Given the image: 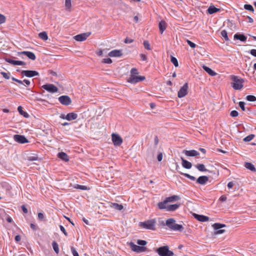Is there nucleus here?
<instances>
[{
    "instance_id": "f257e3e1",
    "label": "nucleus",
    "mask_w": 256,
    "mask_h": 256,
    "mask_svg": "<svg viewBox=\"0 0 256 256\" xmlns=\"http://www.w3.org/2000/svg\"><path fill=\"white\" fill-rule=\"evenodd\" d=\"M166 225L168 228L174 231L182 232L184 229L182 225L176 224L174 218L168 219L166 220Z\"/></svg>"
},
{
    "instance_id": "f03ea898",
    "label": "nucleus",
    "mask_w": 256,
    "mask_h": 256,
    "mask_svg": "<svg viewBox=\"0 0 256 256\" xmlns=\"http://www.w3.org/2000/svg\"><path fill=\"white\" fill-rule=\"evenodd\" d=\"M232 87L236 90H240L243 87L244 80L242 78H240L238 76H232Z\"/></svg>"
},
{
    "instance_id": "7ed1b4c3",
    "label": "nucleus",
    "mask_w": 256,
    "mask_h": 256,
    "mask_svg": "<svg viewBox=\"0 0 256 256\" xmlns=\"http://www.w3.org/2000/svg\"><path fill=\"white\" fill-rule=\"evenodd\" d=\"M156 220L155 219H152L144 222H141L140 226L144 228L154 230L156 227Z\"/></svg>"
},
{
    "instance_id": "20e7f679",
    "label": "nucleus",
    "mask_w": 256,
    "mask_h": 256,
    "mask_svg": "<svg viewBox=\"0 0 256 256\" xmlns=\"http://www.w3.org/2000/svg\"><path fill=\"white\" fill-rule=\"evenodd\" d=\"M160 256H172L174 252L168 249V246H163L159 248L156 250Z\"/></svg>"
},
{
    "instance_id": "39448f33",
    "label": "nucleus",
    "mask_w": 256,
    "mask_h": 256,
    "mask_svg": "<svg viewBox=\"0 0 256 256\" xmlns=\"http://www.w3.org/2000/svg\"><path fill=\"white\" fill-rule=\"evenodd\" d=\"M128 244L130 246V248L133 252L137 253L145 252L147 249L146 247L138 246L132 242L128 243Z\"/></svg>"
},
{
    "instance_id": "423d86ee",
    "label": "nucleus",
    "mask_w": 256,
    "mask_h": 256,
    "mask_svg": "<svg viewBox=\"0 0 256 256\" xmlns=\"http://www.w3.org/2000/svg\"><path fill=\"white\" fill-rule=\"evenodd\" d=\"M212 226L215 230L214 234H222L225 232L224 230H220L221 228L226 226L225 224L220 223H215L212 225Z\"/></svg>"
},
{
    "instance_id": "0eeeda50",
    "label": "nucleus",
    "mask_w": 256,
    "mask_h": 256,
    "mask_svg": "<svg viewBox=\"0 0 256 256\" xmlns=\"http://www.w3.org/2000/svg\"><path fill=\"white\" fill-rule=\"evenodd\" d=\"M42 88L46 91L51 93H56L58 92V88L53 84H46L42 86Z\"/></svg>"
},
{
    "instance_id": "6e6552de",
    "label": "nucleus",
    "mask_w": 256,
    "mask_h": 256,
    "mask_svg": "<svg viewBox=\"0 0 256 256\" xmlns=\"http://www.w3.org/2000/svg\"><path fill=\"white\" fill-rule=\"evenodd\" d=\"M21 75L28 78H32L39 76V73L36 70H24L22 71Z\"/></svg>"
},
{
    "instance_id": "1a4fd4ad",
    "label": "nucleus",
    "mask_w": 256,
    "mask_h": 256,
    "mask_svg": "<svg viewBox=\"0 0 256 256\" xmlns=\"http://www.w3.org/2000/svg\"><path fill=\"white\" fill-rule=\"evenodd\" d=\"M188 84L185 83L178 92V96L179 98H182L188 94Z\"/></svg>"
},
{
    "instance_id": "9d476101",
    "label": "nucleus",
    "mask_w": 256,
    "mask_h": 256,
    "mask_svg": "<svg viewBox=\"0 0 256 256\" xmlns=\"http://www.w3.org/2000/svg\"><path fill=\"white\" fill-rule=\"evenodd\" d=\"M144 79L145 77L144 76H130L128 81L131 84H136L144 80Z\"/></svg>"
},
{
    "instance_id": "9b49d317",
    "label": "nucleus",
    "mask_w": 256,
    "mask_h": 256,
    "mask_svg": "<svg viewBox=\"0 0 256 256\" xmlns=\"http://www.w3.org/2000/svg\"><path fill=\"white\" fill-rule=\"evenodd\" d=\"M112 138L114 146H120L122 142V138L118 134H112Z\"/></svg>"
},
{
    "instance_id": "f8f14e48",
    "label": "nucleus",
    "mask_w": 256,
    "mask_h": 256,
    "mask_svg": "<svg viewBox=\"0 0 256 256\" xmlns=\"http://www.w3.org/2000/svg\"><path fill=\"white\" fill-rule=\"evenodd\" d=\"M14 140L16 142L22 144L28 143V142L27 138L22 135L15 134L14 136Z\"/></svg>"
},
{
    "instance_id": "ddd939ff",
    "label": "nucleus",
    "mask_w": 256,
    "mask_h": 256,
    "mask_svg": "<svg viewBox=\"0 0 256 256\" xmlns=\"http://www.w3.org/2000/svg\"><path fill=\"white\" fill-rule=\"evenodd\" d=\"M90 32L82 33L74 36V38L78 42H82L85 40L90 35Z\"/></svg>"
},
{
    "instance_id": "4468645a",
    "label": "nucleus",
    "mask_w": 256,
    "mask_h": 256,
    "mask_svg": "<svg viewBox=\"0 0 256 256\" xmlns=\"http://www.w3.org/2000/svg\"><path fill=\"white\" fill-rule=\"evenodd\" d=\"M59 102L63 105L68 106L72 102L70 98L68 96H62L58 98Z\"/></svg>"
},
{
    "instance_id": "2eb2a0df",
    "label": "nucleus",
    "mask_w": 256,
    "mask_h": 256,
    "mask_svg": "<svg viewBox=\"0 0 256 256\" xmlns=\"http://www.w3.org/2000/svg\"><path fill=\"white\" fill-rule=\"evenodd\" d=\"M18 56H21V55H24L26 56L28 58L32 60H35L36 58V56L34 54L31 52L28 51H22L21 52H18Z\"/></svg>"
},
{
    "instance_id": "dca6fc26",
    "label": "nucleus",
    "mask_w": 256,
    "mask_h": 256,
    "mask_svg": "<svg viewBox=\"0 0 256 256\" xmlns=\"http://www.w3.org/2000/svg\"><path fill=\"white\" fill-rule=\"evenodd\" d=\"M183 153L187 156H198L200 153L196 150H184Z\"/></svg>"
},
{
    "instance_id": "f3484780",
    "label": "nucleus",
    "mask_w": 256,
    "mask_h": 256,
    "mask_svg": "<svg viewBox=\"0 0 256 256\" xmlns=\"http://www.w3.org/2000/svg\"><path fill=\"white\" fill-rule=\"evenodd\" d=\"M194 218L202 222H207L209 220V218L204 215H200L196 214H193Z\"/></svg>"
},
{
    "instance_id": "a211bd4d",
    "label": "nucleus",
    "mask_w": 256,
    "mask_h": 256,
    "mask_svg": "<svg viewBox=\"0 0 256 256\" xmlns=\"http://www.w3.org/2000/svg\"><path fill=\"white\" fill-rule=\"evenodd\" d=\"M6 62L14 66H24L26 65V63L23 61L15 60L10 58H6Z\"/></svg>"
},
{
    "instance_id": "6ab92c4d",
    "label": "nucleus",
    "mask_w": 256,
    "mask_h": 256,
    "mask_svg": "<svg viewBox=\"0 0 256 256\" xmlns=\"http://www.w3.org/2000/svg\"><path fill=\"white\" fill-rule=\"evenodd\" d=\"M108 55L110 57H120L122 56V50H114L110 52Z\"/></svg>"
},
{
    "instance_id": "aec40b11",
    "label": "nucleus",
    "mask_w": 256,
    "mask_h": 256,
    "mask_svg": "<svg viewBox=\"0 0 256 256\" xmlns=\"http://www.w3.org/2000/svg\"><path fill=\"white\" fill-rule=\"evenodd\" d=\"M208 180V178L207 176H200L196 180V182L204 185Z\"/></svg>"
},
{
    "instance_id": "412c9836",
    "label": "nucleus",
    "mask_w": 256,
    "mask_h": 256,
    "mask_svg": "<svg viewBox=\"0 0 256 256\" xmlns=\"http://www.w3.org/2000/svg\"><path fill=\"white\" fill-rule=\"evenodd\" d=\"M180 159L182 161V165L184 168H187V169H190L192 168V164L190 162L186 160L182 157H181Z\"/></svg>"
},
{
    "instance_id": "4be33fe9",
    "label": "nucleus",
    "mask_w": 256,
    "mask_h": 256,
    "mask_svg": "<svg viewBox=\"0 0 256 256\" xmlns=\"http://www.w3.org/2000/svg\"><path fill=\"white\" fill-rule=\"evenodd\" d=\"M78 118L77 114L75 112H70L66 114V120L70 121L72 120H74Z\"/></svg>"
},
{
    "instance_id": "5701e85b",
    "label": "nucleus",
    "mask_w": 256,
    "mask_h": 256,
    "mask_svg": "<svg viewBox=\"0 0 256 256\" xmlns=\"http://www.w3.org/2000/svg\"><path fill=\"white\" fill-rule=\"evenodd\" d=\"M58 156L60 158L61 160L65 161L68 162L69 160L68 156V154L64 152H59L58 154Z\"/></svg>"
},
{
    "instance_id": "b1692460",
    "label": "nucleus",
    "mask_w": 256,
    "mask_h": 256,
    "mask_svg": "<svg viewBox=\"0 0 256 256\" xmlns=\"http://www.w3.org/2000/svg\"><path fill=\"white\" fill-rule=\"evenodd\" d=\"M166 24L165 21L161 20L158 24L160 32L162 34L166 28Z\"/></svg>"
},
{
    "instance_id": "393cba45",
    "label": "nucleus",
    "mask_w": 256,
    "mask_h": 256,
    "mask_svg": "<svg viewBox=\"0 0 256 256\" xmlns=\"http://www.w3.org/2000/svg\"><path fill=\"white\" fill-rule=\"evenodd\" d=\"M202 68L210 76H215L216 75V72H214V70H212L211 68H208V66L204 65V66H202Z\"/></svg>"
},
{
    "instance_id": "a878e982",
    "label": "nucleus",
    "mask_w": 256,
    "mask_h": 256,
    "mask_svg": "<svg viewBox=\"0 0 256 256\" xmlns=\"http://www.w3.org/2000/svg\"><path fill=\"white\" fill-rule=\"evenodd\" d=\"M180 204H173L168 205L166 207V211L168 212H173L176 210V209L178 208Z\"/></svg>"
},
{
    "instance_id": "bb28decb",
    "label": "nucleus",
    "mask_w": 256,
    "mask_h": 256,
    "mask_svg": "<svg viewBox=\"0 0 256 256\" xmlns=\"http://www.w3.org/2000/svg\"><path fill=\"white\" fill-rule=\"evenodd\" d=\"M180 198L179 196L174 195V196L166 198L165 200H166V202H167V203H168V202H173L174 201L178 200H180Z\"/></svg>"
},
{
    "instance_id": "cd10ccee",
    "label": "nucleus",
    "mask_w": 256,
    "mask_h": 256,
    "mask_svg": "<svg viewBox=\"0 0 256 256\" xmlns=\"http://www.w3.org/2000/svg\"><path fill=\"white\" fill-rule=\"evenodd\" d=\"M110 207L118 210H121L124 208V206L122 204H118L117 203H112L110 204Z\"/></svg>"
},
{
    "instance_id": "c85d7f7f",
    "label": "nucleus",
    "mask_w": 256,
    "mask_h": 256,
    "mask_svg": "<svg viewBox=\"0 0 256 256\" xmlns=\"http://www.w3.org/2000/svg\"><path fill=\"white\" fill-rule=\"evenodd\" d=\"M234 38L240 40L242 42H244L246 40V37L243 34H235Z\"/></svg>"
},
{
    "instance_id": "c756f323",
    "label": "nucleus",
    "mask_w": 256,
    "mask_h": 256,
    "mask_svg": "<svg viewBox=\"0 0 256 256\" xmlns=\"http://www.w3.org/2000/svg\"><path fill=\"white\" fill-rule=\"evenodd\" d=\"M220 9L215 8L214 6H210L208 9V12L209 14H212L220 11Z\"/></svg>"
},
{
    "instance_id": "7c9ffc66",
    "label": "nucleus",
    "mask_w": 256,
    "mask_h": 256,
    "mask_svg": "<svg viewBox=\"0 0 256 256\" xmlns=\"http://www.w3.org/2000/svg\"><path fill=\"white\" fill-rule=\"evenodd\" d=\"M245 167L252 172H255L256 169L253 164L250 162H246L244 164Z\"/></svg>"
},
{
    "instance_id": "2f4dec72",
    "label": "nucleus",
    "mask_w": 256,
    "mask_h": 256,
    "mask_svg": "<svg viewBox=\"0 0 256 256\" xmlns=\"http://www.w3.org/2000/svg\"><path fill=\"white\" fill-rule=\"evenodd\" d=\"M18 110L19 113L23 116L24 117L28 118L29 116V114L26 112L22 110V108L21 106H19L18 108Z\"/></svg>"
},
{
    "instance_id": "473e14b6",
    "label": "nucleus",
    "mask_w": 256,
    "mask_h": 256,
    "mask_svg": "<svg viewBox=\"0 0 256 256\" xmlns=\"http://www.w3.org/2000/svg\"><path fill=\"white\" fill-rule=\"evenodd\" d=\"M168 206V204H167V202H166V200L158 204V207L160 210L165 209L166 210V207Z\"/></svg>"
},
{
    "instance_id": "72a5a7b5",
    "label": "nucleus",
    "mask_w": 256,
    "mask_h": 256,
    "mask_svg": "<svg viewBox=\"0 0 256 256\" xmlns=\"http://www.w3.org/2000/svg\"><path fill=\"white\" fill-rule=\"evenodd\" d=\"M74 188H76V189H80V190H88L89 188H88L86 186H83V185H80V184H74Z\"/></svg>"
},
{
    "instance_id": "f704fd0d",
    "label": "nucleus",
    "mask_w": 256,
    "mask_h": 256,
    "mask_svg": "<svg viewBox=\"0 0 256 256\" xmlns=\"http://www.w3.org/2000/svg\"><path fill=\"white\" fill-rule=\"evenodd\" d=\"M39 36V37L44 40H46L48 39V34H46V32H40L38 34Z\"/></svg>"
},
{
    "instance_id": "c9c22d12",
    "label": "nucleus",
    "mask_w": 256,
    "mask_h": 256,
    "mask_svg": "<svg viewBox=\"0 0 256 256\" xmlns=\"http://www.w3.org/2000/svg\"><path fill=\"white\" fill-rule=\"evenodd\" d=\"M196 167L200 172H206L207 170L205 168V166L203 164H198Z\"/></svg>"
},
{
    "instance_id": "e433bc0d",
    "label": "nucleus",
    "mask_w": 256,
    "mask_h": 256,
    "mask_svg": "<svg viewBox=\"0 0 256 256\" xmlns=\"http://www.w3.org/2000/svg\"><path fill=\"white\" fill-rule=\"evenodd\" d=\"M52 246L56 253L58 254L59 252V248L58 244L55 241H54L52 243Z\"/></svg>"
},
{
    "instance_id": "4c0bfd02",
    "label": "nucleus",
    "mask_w": 256,
    "mask_h": 256,
    "mask_svg": "<svg viewBox=\"0 0 256 256\" xmlns=\"http://www.w3.org/2000/svg\"><path fill=\"white\" fill-rule=\"evenodd\" d=\"M180 174L182 175H184L186 177L192 180H196V178L194 176H190V174L186 173H183L182 172H180Z\"/></svg>"
},
{
    "instance_id": "58836bf2",
    "label": "nucleus",
    "mask_w": 256,
    "mask_h": 256,
    "mask_svg": "<svg viewBox=\"0 0 256 256\" xmlns=\"http://www.w3.org/2000/svg\"><path fill=\"white\" fill-rule=\"evenodd\" d=\"M254 134H250L244 138V141L246 142H250L254 138Z\"/></svg>"
},
{
    "instance_id": "ea45409f",
    "label": "nucleus",
    "mask_w": 256,
    "mask_h": 256,
    "mask_svg": "<svg viewBox=\"0 0 256 256\" xmlns=\"http://www.w3.org/2000/svg\"><path fill=\"white\" fill-rule=\"evenodd\" d=\"M221 36L224 38L226 41L228 40V33L226 30H222L221 32Z\"/></svg>"
},
{
    "instance_id": "a19ab883",
    "label": "nucleus",
    "mask_w": 256,
    "mask_h": 256,
    "mask_svg": "<svg viewBox=\"0 0 256 256\" xmlns=\"http://www.w3.org/2000/svg\"><path fill=\"white\" fill-rule=\"evenodd\" d=\"M170 61L176 67L178 66V62L177 59L175 57L171 56Z\"/></svg>"
},
{
    "instance_id": "79ce46f5",
    "label": "nucleus",
    "mask_w": 256,
    "mask_h": 256,
    "mask_svg": "<svg viewBox=\"0 0 256 256\" xmlns=\"http://www.w3.org/2000/svg\"><path fill=\"white\" fill-rule=\"evenodd\" d=\"M246 99L249 102L256 101V97L252 95H248L246 97Z\"/></svg>"
},
{
    "instance_id": "37998d69",
    "label": "nucleus",
    "mask_w": 256,
    "mask_h": 256,
    "mask_svg": "<svg viewBox=\"0 0 256 256\" xmlns=\"http://www.w3.org/2000/svg\"><path fill=\"white\" fill-rule=\"evenodd\" d=\"M0 74L3 76V77L4 78H6V80H8L10 78V72H0Z\"/></svg>"
},
{
    "instance_id": "c03bdc74",
    "label": "nucleus",
    "mask_w": 256,
    "mask_h": 256,
    "mask_svg": "<svg viewBox=\"0 0 256 256\" xmlns=\"http://www.w3.org/2000/svg\"><path fill=\"white\" fill-rule=\"evenodd\" d=\"M244 8L248 10L253 12L254 10V9L252 7V6L250 4H244Z\"/></svg>"
},
{
    "instance_id": "a18cd8bd",
    "label": "nucleus",
    "mask_w": 256,
    "mask_h": 256,
    "mask_svg": "<svg viewBox=\"0 0 256 256\" xmlns=\"http://www.w3.org/2000/svg\"><path fill=\"white\" fill-rule=\"evenodd\" d=\"M136 243L140 246H144L146 244L147 242L144 240H138Z\"/></svg>"
},
{
    "instance_id": "49530a36",
    "label": "nucleus",
    "mask_w": 256,
    "mask_h": 256,
    "mask_svg": "<svg viewBox=\"0 0 256 256\" xmlns=\"http://www.w3.org/2000/svg\"><path fill=\"white\" fill-rule=\"evenodd\" d=\"M72 6L71 0H65V6L66 8H70Z\"/></svg>"
},
{
    "instance_id": "de8ad7c7",
    "label": "nucleus",
    "mask_w": 256,
    "mask_h": 256,
    "mask_svg": "<svg viewBox=\"0 0 256 256\" xmlns=\"http://www.w3.org/2000/svg\"><path fill=\"white\" fill-rule=\"evenodd\" d=\"M144 46L145 48L148 50H151L150 44L148 41H144Z\"/></svg>"
},
{
    "instance_id": "09e8293b",
    "label": "nucleus",
    "mask_w": 256,
    "mask_h": 256,
    "mask_svg": "<svg viewBox=\"0 0 256 256\" xmlns=\"http://www.w3.org/2000/svg\"><path fill=\"white\" fill-rule=\"evenodd\" d=\"M230 115L232 117H236L238 115V112L236 110H234L230 112Z\"/></svg>"
},
{
    "instance_id": "8fccbe9b",
    "label": "nucleus",
    "mask_w": 256,
    "mask_h": 256,
    "mask_svg": "<svg viewBox=\"0 0 256 256\" xmlns=\"http://www.w3.org/2000/svg\"><path fill=\"white\" fill-rule=\"evenodd\" d=\"M238 105H239L240 107L241 108V109L242 110H243V111L245 110V107H244L245 103H244V102H240L238 103Z\"/></svg>"
},
{
    "instance_id": "3c124183",
    "label": "nucleus",
    "mask_w": 256,
    "mask_h": 256,
    "mask_svg": "<svg viewBox=\"0 0 256 256\" xmlns=\"http://www.w3.org/2000/svg\"><path fill=\"white\" fill-rule=\"evenodd\" d=\"M102 62L104 64H110L112 62V60L110 58H104Z\"/></svg>"
},
{
    "instance_id": "603ef678",
    "label": "nucleus",
    "mask_w": 256,
    "mask_h": 256,
    "mask_svg": "<svg viewBox=\"0 0 256 256\" xmlns=\"http://www.w3.org/2000/svg\"><path fill=\"white\" fill-rule=\"evenodd\" d=\"M6 21V17L0 14V24L4 23Z\"/></svg>"
},
{
    "instance_id": "864d4df0",
    "label": "nucleus",
    "mask_w": 256,
    "mask_h": 256,
    "mask_svg": "<svg viewBox=\"0 0 256 256\" xmlns=\"http://www.w3.org/2000/svg\"><path fill=\"white\" fill-rule=\"evenodd\" d=\"M130 73L132 74L131 76H136V74H138V70L136 68H132L130 70Z\"/></svg>"
},
{
    "instance_id": "5fc2aeb1",
    "label": "nucleus",
    "mask_w": 256,
    "mask_h": 256,
    "mask_svg": "<svg viewBox=\"0 0 256 256\" xmlns=\"http://www.w3.org/2000/svg\"><path fill=\"white\" fill-rule=\"evenodd\" d=\"M187 42V43L192 48H194L196 46V44H194V42H191L190 40H186Z\"/></svg>"
},
{
    "instance_id": "6e6d98bb",
    "label": "nucleus",
    "mask_w": 256,
    "mask_h": 256,
    "mask_svg": "<svg viewBox=\"0 0 256 256\" xmlns=\"http://www.w3.org/2000/svg\"><path fill=\"white\" fill-rule=\"evenodd\" d=\"M71 250L74 256H79L78 252L73 247L71 248Z\"/></svg>"
},
{
    "instance_id": "4d7b16f0",
    "label": "nucleus",
    "mask_w": 256,
    "mask_h": 256,
    "mask_svg": "<svg viewBox=\"0 0 256 256\" xmlns=\"http://www.w3.org/2000/svg\"><path fill=\"white\" fill-rule=\"evenodd\" d=\"M60 230L64 233V234L66 236H68V233L67 232H66L64 228L62 226H60Z\"/></svg>"
},
{
    "instance_id": "13d9d810",
    "label": "nucleus",
    "mask_w": 256,
    "mask_h": 256,
    "mask_svg": "<svg viewBox=\"0 0 256 256\" xmlns=\"http://www.w3.org/2000/svg\"><path fill=\"white\" fill-rule=\"evenodd\" d=\"M227 200V198L226 196L224 195H222V196L220 198H219V200L221 202H225Z\"/></svg>"
},
{
    "instance_id": "bf43d9fd",
    "label": "nucleus",
    "mask_w": 256,
    "mask_h": 256,
    "mask_svg": "<svg viewBox=\"0 0 256 256\" xmlns=\"http://www.w3.org/2000/svg\"><path fill=\"white\" fill-rule=\"evenodd\" d=\"M12 80L13 81L16 82H18V84H23V82H22V80H18V79H16V78H14V77H12Z\"/></svg>"
},
{
    "instance_id": "052dcab7",
    "label": "nucleus",
    "mask_w": 256,
    "mask_h": 256,
    "mask_svg": "<svg viewBox=\"0 0 256 256\" xmlns=\"http://www.w3.org/2000/svg\"><path fill=\"white\" fill-rule=\"evenodd\" d=\"M133 42V40L126 38L124 40V42L126 44H130Z\"/></svg>"
},
{
    "instance_id": "680f3d73",
    "label": "nucleus",
    "mask_w": 256,
    "mask_h": 256,
    "mask_svg": "<svg viewBox=\"0 0 256 256\" xmlns=\"http://www.w3.org/2000/svg\"><path fill=\"white\" fill-rule=\"evenodd\" d=\"M250 53L253 56L256 57V50L252 49L250 50Z\"/></svg>"
},
{
    "instance_id": "e2e57ef3",
    "label": "nucleus",
    "mask_w": 256,
    "mask_h": 256,
    "mask_svg": "<svg viewBox=\"0 0 256 256\" xmlns=\"http://www.w3.org/2000/svg\"><path fill=\"white\" fill-rule=\"evenodd\" d=\"M157 159L158 162H160L162 159V153H160L157 156Z\"/></svg>"
},
{
    "instance_id": "0e129e2a",
    "label": "nucleus",
    "mask_w": 256,
    "mask_h": 256,
    "mask_svg": "<svg viewBox=\"0 0 256 256\" xmlns=\"http://www.w3.org/2000/svg\"><path fill=\"white\" fill-rule=\"evenodd\" d=\"M44 218V216L43 214H42V212L38 213V218L40 220H42Z\"/></svg>"
},
{
    "instance_id": "69168bd1",
    "label": "nucleus",
    "mask_w": 256,
    "mask_h": 256,
    "mask_svg": "<svg viewBox=\"0 0 256 256\" xmlns=\"http://www.w3.org/2000/svg\"><path fill=\"white\" fill-rule=\"evenodd\" d=\"M21 208H22V211L24 213L27 214L28 212L27 208L24 205H22Z\"/></svg>"
},
{
    "instance_id": "338daca9",
    "label": "nucleus",
    "mask_w": 256,
    "mask_h": 256,
    "mask_svg": "<svg viewBox=\"0 0 256 256\" xmlns=\"http://www.w3.org/2000/svg\"><path fill=\"white\" fill-rule=\"evenodd\" d=\"M140 56L142 60H146L147 59L146 56L144 54H140Z\"/></svg>"
},
{
    "instance_id": "774afa93",
    "label": "nucleus",
    "mask_w": 256,
    "mask_h": 256,
    "mask_svg": "<svg viewBox=\"0 0 256 256\" xmlns=\"http://www.w3.org/2000/svg\"><path fill=\"white\" fill-rule=\"evenodd\" d=\"M234 184L232 182H230L228 184V187L229 188H231L233 187Z\"/></svg>"
}]
</instances>
